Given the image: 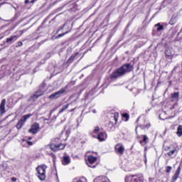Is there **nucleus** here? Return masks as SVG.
I'll use <instances>...</instances> for the list:
<instances>
[{"label": "nucleus", "mask_w": 182, "mask_h": 182, "mask_svg": "<svg viewBox=\"0 0 182 182\" xmlns=\"http://www.w3.org/2000/svg\"><path fill=\"white\" fill-rule=\"evenodd\" d=\"M92 112H94V113H96V111H95V109L92 110Z\"/></svg>", "instance_id": "58836bf2"}, {"label": "nucleus", "mask_w": 182, "mask_h": 182, "mask_svg": "<svg viewBox=\"0 0 182 182\" xmlns=\"http://www.w3.org/2000/svg\"><path fill=\"white\" fill-rule=\"evenodd\" d=\"M132 70L133 66L132 65L129 63L125 64L112 73L111 75V79H117V77H120Z\"/></svg>", "instance_id": "f257e3e1"}, {"label": "nucleus", "mask_w": 182, "mask_h": 182, "mask_svg": "<svg viewBox=\"0 0 182 182\" xmlns=\"http://www.w3.org/2000/svg\"><path fill=\"white\" fill-rule=\"evenodd\" d=\"M97 139L100 141H105L107 139V134L105 132H100L97 134Z\"/></svg>", "instance_id": "9b49d317"}, {"label": "nucleus", "mask_w": 182, "mask_h": 182, "mask_svg": "<svg viewBox=\"0 0 182 182\" xmlns=\"http://www.w3.org/2000/svg\"><path fill=\"white\" fill-rule=\"evenodd\" d=\"M70 163V156H64L62 164L63 166H68Z\"/></svg>", "instance_id": "ddd939ff"}, {"label": "nucleus", "mask_w": 182, "mask_h": 182, "mask_svg": "<svg viewBox=\"0 0 182 182\" xmlns=\"http://www.w3.org/2000/svg\"><path fill=\"white\" fill-rule=\"evenodd\" d=\"M67 33H69V31H66V32L64 33L59 34V35L58 36V38H62V36H65V35H66Z\"/></svg>", "instance_id": "c85d7f7f"}, {"label": "nucleus", "mask_w": 182, "mask_h": 182, "mask_svg": "<svg viewBox=\"0 0 182 182\" xmlns=\"http://www.w3.org/2000/svg\"><path fill=\"white\" fill-rule=\"evenodd\" d=\"M31 117V114H26L16 124V129L19 130V129H22V126H23V124L25 122H26L27 119Z\"/></svg>", "instance_id": "423d86ee"}, {"label": "nucleus", "mask_w": 182, "mask_h": 182, "mask_svg": "<svg viewBox=\"0 0 182 182\" xmlns=\"http://www.w3.org/2000/svg\"><path fill=\"white\" fill-rule=\"evenodd\" d=\"M59 140V138H55V141H58Z\"/></svg>", "instance_id": "e433bc0d"}, {"label": "nucleus", "mask_w": 182, "mask_h": 182, "mask_svg": "<svg viewBox=\"0 0 182 182\" xmlns=\"http://www.w3.org/2000/svg\"><path fill=\"white\" fill-rule=\"evenodd\" d=\"M114 119L115 120V123H117V120H119V113H117V112L114 113Z\"/></svg>", "instance_id": "393cba45"}, {"label": "nucleus", "mask_w": 182, "mask_h": 182, "mask_svg": "<svg viewBox=\"0 0 182 182\" xmlns=\"http://www.w3.org/2000/svg\"><path fill=\"white\" fill-rule=\"evenodd\" d=\"M18 36H11L9 38H6V43H13V42H15L18 40Z\"/></svg>", "instance_id": "4468645a"}, {"label": "nucleus", "mask_w": 182, "mask_h": 182, "mask_svg": "<svg viewBox=\"0 0 182 182\" xmlns=\"http://www.w3.org/2000/svg\"><path fill=\"white\" fill-rule=\"evenodd\" d=\"M36 1V0H32V1H31V4H34Z\"/></svg>", "instance_id": "f704fd0d"}, {"label": "nucleus", "mask_w": 182, "mask_h": 182, "mask_svg": "<svg viewBox=\"0 0 182 182\" xmlns=\"http://www.w3.org/2000/svg\"><path fill=\"white\" fill-rule=\"evenodd\" d=\"M155 26L157 28L156 31L158 32H160V31H163L164 29V26L160 24V23H158L157 24H156Z\"/></svg>", "instance_id": "412c9836"}, {"label": "nucleus", "mask_w": 182, "mask_h": 182, "mask_svg": "<svg viewBox=\"0 0 182 182\" xmlns=\"http://www.w3.org/2000/svg\"><path fill=\"white\" fill-rule=\"evenodd\" d=\"M176 134L178 137H181L182 136V125H179L177 128Z\"/></svg>", "instance_id": "aec40b11"}, {"label": "nucleus", "mask_w": 182, "mask_h": 182, "mask_svg": "<svg viewBox=\"0 0 182 182\" xmlns=\"http://www.w3.org/2000/svg\"><path fill=\"white\" fill-rule=\"evenodd\" d=\"M97 161V157L93 156V155H89L87 157L86 164L88 166V167H92V168H95L96 166H92V165L95 164Z\"/></svg>", "instance_id": "20e7f679"}, {"label": "nucleus", "mask_w": 182, "mask_h": 182, "mask_svg": "<svg viewBox=\"0 0 182 182\" xmlns=\"http://www.w3.org/2000/svg\"><path fill=\"white\" fill-rule=\"evenodd\" d=\"M25 4H29V0H26Z\"/></svg>", "instance_id": "c9c22d12"}, {"label": "nucleus", "mask_w": 182, "mask_h": 182, "mask_svg": "<svg viewBox=\"0 0 182 182\" xmlns=\"http://www.w3.org/2000/svg\"><path fill=\"white\" fill-rule=\"evenodd\" d=\"M28 140H32V137H29V138H28Z\"/></svg>", "instance_id": "ea45409f"}, {"label": "nucleus", "mask_w": 182, "mask_h": 182, "mask_svg": "<svg viewBox=\"0 0 182 182\" xmlns=\"http://www.w3.org/2000/svg\"><path fill=\"white\" fill-rule=\"evenodd\" d=\"M100 130V128L99 127H95L93 132L92 134H97V132Z\"/></svg>", "instance_id": "b1692460"}, {"label": "nucleus", "mask_w": 182, "mask_h": 182, "mask_svg": "<svg viewBox=\"0 0 182 182\" xmlns=\"http://www.w3.org/2000/svg\"><path fill=\"white\" fill-rule=\"evenodd\" d=\"M125 182H144L143 175H130L125 178Z\"/></svg>", "instance_id": "7ed1b4c3"}, {"label": "nucleus", "mask_w": 182, "mask_h": 182, "mask_svg": "<svg viewBox=\"0 0 182 182\" xmlns=\"http://www.w3.org/2000/svg\"><path fill=\"white\" fill-rule=\"evenodd\" d=\"M171 97H173V99H178V92L171 94Z\"/></svg>", "instance_id": "a878e982"}, {"label": "nucleus", "mask_w": 182, "mask_h": 182, "mask_svg": "<svg viewBox=\"0 0 182 182\" xmlns=\"http://www.w3.org/2000/svg\"><path fill=\"white\" fill-rule=\"evenodd\" d=\"M171 166H167L166 167V173H170L171 171Z\"/></svg>", "instance_id": "7c9ffc66"}, {"label": "nucleus", "mask_w": 182, "mask_h": 182, "mask_svg": "<svg viewBox=\"0 0 182 182\" xmlns=\"http://www.w3.org/2000/svg\"><path fill=\"white\" fill-rule=\"evenodd\" d=\"M26 142L28 144V146H33V142H32L31 141H27Z\"/></svg>", "instance_id": "2f4dec72"}, {"label": "nucleus", "mask_w": 182, "mask_h": 182, "mask_svg": "<svg viewBox=\"0 0 182 182\" xmlns=\"http://www.w3.org/2000/svg\"><path fill=\"white\" fill-rule=\"evenodd\" d=\"M65 92H66V89L62 88L61 90L51 94L49 96V99H58V97H60V96H62Z\"/></svg>", "instance_id": "0eeeda50"}, {"label": "nucleus", "mask_w": 182, "mask_h": 182, "mask_svg": "<svg viewBox=\"0 0 182 182\" xmlns=\"http://www.w3.org/2000/svg\"><path fill=\"white\" fill-rule=\"evenodd\" d=\"M45 92L42 90H38L37 92H36V93L31 97L32 99H33V100H35V99H38V97L43 95Z\"/></svg>", "instance_id": "2eb2a0df"}, {"label": "nucleus", "mask_w": 182, "mask_h": 182, "mask_svg": "<svg viewBox=\"0 0 182 182\" xmlns=\"http://www.w3.org/2000/svg\"><path fill=\"white\" fill-rule=\"evenodd\" d=\"M177 23V17L176 16H173L171 19L169 21L170 25H174Z\"/></svg>", "instance_id": "4be33fe9"}, {"label": "nucleus", "mask_w": 182, "mask_h": 182, "mask_svg": "<svg viewBox=\"0 0 182 182\" xmlns=\"http://www.w3.org/2000/svg\"><path fill=\"white\" fill-rule=\"evenodd\" d=\"M77 55H79V53H76L75 54H73V55H71L68 60V63H72V62L75 60V58H76Z\"/></svg>", "instance_id": "6ab92c4d"}, {"label": "nucleus", "mask_w": 182, "mask_h": 182, "mask_svg": "<svg viewBox=\"0 0 182 182\" xmlns=\"http://www.w3.org/2000/svg\"><path fill=\"white\" fill-rule=\"evenodd\" d=\"M66 147V145L63 144H56L55 143H53L50 145V149L53 151H58V150H63Z\"/></svg>", "instance_id": "39448f33"}, {"label": "nucleus", "mask_w": 182, "mask_h": 182, "mask_svg": "<svg viewBox=\"0 0 182 182\" xmlns=\"http://www.w3.org/2000/svg\"><path fill=\"white\" fill-rule=\"evenodd\" d=\"M5 105H6V100L3 99L0 104V113L1 114H4L5 113Z\"/></svg>", "instance_id": "f8f14e48"}, {"label": "nucleus", "mask_w": 182, "mask_h": 182, "mask_svg": "<svg viewBox=\"0 0 182 182\" xmlns=\"http://www.w3.org/2000/svg\"><path fill=\"white\" fill-rule=\"evenodd\" d=\"M165 55L168 59H173V53H171V49H166L165 51Z\"/></svg>", "instance_id": "f3484780"}, {"label": "nucleus", "mask_w": 182, "mask_h": 182, "mask_svg": "<svg viewBox=\"0 0 182 182\" xmlns=\"http://www.w3.org/2000/svg\"><path fill=\"white\" fill-rule=\"evenodd\" d=\"M122 117L126 119V122H127V120H129V114H123Z\"/></svg>", "instance_id": "c756f323"}, {"label": "nucleus", "mask_w": 182, "mask_h": 182, "mask_svg": "<svg viewBox=\"0 0 182 182\" xmlns=\"http://www.w3.org/2000/svg\"><path fill=\"white\" fill-rule=\"evenodd\" d=\"M69 107V104H67L66 105H64L62 109L60 110L59 113H63L66 109Z\"/></svg>", "instance_id": "5701e85b"}, {"label": "nucleus", "mask_w": 182, "mask_h": 182, "mask_svg": "<svg viewBox=\"0 0 182 182\" xmlns=\"http://www.w3.org/2000/svg\"><path fill=\"white\" fill-rule=\"evenodd\" d=\"M139 120H140V118H138L137 120H136V122H139Z\"/></svg>", "instance_id": "a19ab883"}, {"label": "nucleus", "mask_w": 182, "mask_h": 182, "mask_svg": "<svg viewBox=\"0 0 182 182\" xmlns=\"http://www.w3.org/2000/svg\"><path fill=\"white\" fill-rule=\"evenodd\" d=\"M77 182H82L80 180L77 181Z\"/></svg>", "instance_id": "37998d69"}, {"label": "nucleus", "mask_w": 182, "mask_h": 182, "mask_svg": "<svg viewBox=\"0 0 182 182\" xmlns=\"http://www.w3.org/2000/svg\"><path fill=\"white\" fill-rule=\"evenodd\" d=\"M11 180H12V181H16V178L13 177V178H11Z\"/></svg>", "instance_id": "72a5a7b5"}, {"label": "nucleus", "mask_w": 182, "mask_h": 182, "mask_svg": "<svg viewBox=\"0 0 182 182\" xmlns=\"http://www.w3.org/2000/svg\"><path fill=\"white\" fill-rule=\"evenodd\" d=\"M181 171V168L179 166V167H178L177 170L176 171L174 175L173 176L171 182L177 181V178H178Z\"/></svg>", "instance_id": "9d476101"}, {"label": "nucleus", "mask_w": 182, "mask_h": 182, "mask_svg": "<svg viewBox=\"0 0 182 182\" xmlns=\"http://www.w3.org/2000/svg\"><path fill=\"white\" fill-rule=\"evenodd\" d=\"M28 132L29 133H33V134H36L39 132V124L34 123Z\"/></svg>", "instance_id": "1a4fd4ad"}, {"label": "nucleus", "mask_w": 182, "mask_h": 182, "mask_svg": "<svg viewBox=\"0 0 182 182\" xmlns=\"http://www.w3.org/2000/svg\"><path fill=\"white\" fill-rule=\"evenodd\" d=\"M17 45H18V46H22V45H23V43H22V41H18L17 43Z\"/></svg>", "instance_id": "473e14b6"}, {"label": "nucleus", "mask_w": 182, "mask_h": 182, "mask_svg": "<svg viewBox=\"0 0 182 182\" xmlns=\"http://www.w3.org/2000/svg\"><path fill=\"white\" fill-rule=\"evenodd\" d=\"M46 168H48V166L45 164L38 166L36 168V171L38 173L37 177H38L39 180L41 181H44L46 178Z\"/></svg>", "instance_id": "f03ea898"}, {"label": "nucleus", "mask_w": 182, "mask_h": 182, "mask_svg": "<svg viewBox=\"0 0 182 182\" xmlns=\"http://www.w3.org/2000/svg\"><path fill=\"white\" fill-rule=\"evenodd\" d=\"M73 110H75V109H73L70 110V112H73Z\"/></svg>", "instance_id": "79ce46f5"}, {"label": "nucleus", "mask_w": 182, "mask_h": 182, "mask_svg": "<svg viewBox=\"0 0 182 182\" xmlns=\"http://www.w3.org/2000/svg\"><path fill=\"white\" fill-rule=\"evenodd\" d=\"M144 124L140 125L141 129H150L151 127V124H150V122H146V120H144Z\"/></svg>", "instance_id": "a211bd4d"}, {"label": "nucleus", "mask_w": 182, "mask_h": 182, "mask_svg": "<svg viewBox=\"0 0 182 182\" xmlns=\"http://www.w3.org/2000/svg\"><path fill=\"white\" fill-rule=\"evenodd\" d=\"M143 137V141H144V143H147V140H149V137H147L146 135H142Z\"/></svg>", "instance_id": "cd10ccee"}, {"label": "nucleus", "mask_w": 182, "mask_h": 182, "mask_svg": "<svg viewBox=\"0 0 182 182\" xmlns=\"http://www.w3.org/2000/svg\"><path fill=\"white\" fill-rule=\"evenodd\" d=\"M93 137H96V136L93 135Z\"/></svg>", "instance_id": "c03bdc74"}, {"label": "nucleus", "mask_w": 182, "mask_h": 182, "mask_svg": "<svg viewBox=\"0 0 182 182\" xmlns=\"http://www.w3.org/2000/svg\"><path fill=\"white\" fill-rule=\"evenodd\" d=\"M174 153H176V149H173L171 151H170L169 152H168V156H173V154H174Z\"/></svg>", "instance_id": "bb28decb"}, {"label": "nucleus", "mask_w": 182, "mask_h": 182, "mask_svg": "<svg viewBox=\"0 0 182 182\" xmlns=\"http://www.w3.org/2000/svg\"><path fill=\"white\" fill-rule=\"evenodd\" d=\"M94 182H107V178L105 176H99L94 180Z\"/></svg>", "instance_id": "dca6fc26"}, {"label": "nucleus", "mask_w": 182, "mask_h": 182, "mask_svg": "<svg viewBox=\"0 0 182 182\" xmlns=\"http://www.w3.org/2000/svg\"><path fill=\"white\" fill-rule=\"evenodd\" d=\"M115 151L117 154L122 155L124 153V146L122 144H118L115 146Z\"/></svg>", "instance_id": "6e6552de"}, {"label": "nucleus", "mask_w": 182, "mask_h": 182, "mask_svg": "<svg viewBox=\"0 0 182 182\" xmlns=\"http://www.w3.org/2000/svg\"><path fill=\"white\" fill-rule=\"evenodd\" d=\"M135 132L137 133V127H136Z\"/></svg>", "instance_id": "4c0bfd02"}]
</instances>
